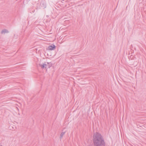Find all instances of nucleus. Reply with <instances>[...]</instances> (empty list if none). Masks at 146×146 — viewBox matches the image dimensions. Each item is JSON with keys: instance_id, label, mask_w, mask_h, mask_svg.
<instances>
[{"instance_id": "f257e3e1", "label": "nucleus", "mask_w": 146, "mask_h": 146, "mask_svg": "<svg viewBox=\"0 0 146 146\" xmlns=\"http://www.w3.org/2000/svg\"><path fill=\"white\" fill-rule=\"evenodd\" d=\"M93 141L94 146H105L104 139L101 135L96 133L93 135Z\"/></svg>"}, {"instance_id": "f03ea898", "label": "nucleus", "mask_w": 146, "mask_h": 146, "mask_svg": "<svg viewBox=\"0 0 146 146\" xmlns=\"http://www.w3.org/2000/svg\"><path fill=\"white\" fill-rule=\"evenodd\" d=\"M39 66L41 67L42 69L46 68L47 64H46V63L42 64H39Z\"/></svg>"}, {"instance_id": "7ed1b4c3", "label": "nucleus", "mask_w": 146, "mask_h": 146, "mask_svg": "<svg viewBox=\"0 0 146 146\" xmlns=\"http://www.w3.org/2000/svg\"><path fill=\"white\" fill-rule=\"evenodd\" d=\"M56 48L55 46L53 44L50 46L48 47V48L49 50H52L55 49Z\"/></svg>"}, {"instance_id": "20e7f679", "label": "nucleus", "mask_w": 146, "mask_h": 146, "mask_svg": "<svg viewBox=\"0 0 146 146\" xmlns=\"http://www.w3.org/2000/svg\"><path fill=\"white\" fill-rule=\"evenodd\" d=\"M9 33V31L8 30L4 29L2 30L1 32V33L2 34H5V33Z\"/></svg>"}, {"instance_id": "39448f33", "label": "nucleus", "mask_w": 146, "mask_h": 146, "mask_svg": "<svg viewBox=\"0 0 146 146\" xmlns=\"http://www.w3.org/2000/svg\"><path fill=\"white\" fill-rule=\"evenodd\" d=\"M65 132H62L60 134V139H61L62 138V137H63V135L65 134Z\"/></svg>"}, {"instance_id": "423d86ee", "label": "nucleus", "mask_w": 146, "mask_h": 146, "mask_svg": "<svg viewBox=\"0 0 146 146\" xmlns=\"http://www.w3.org/2000/svg\"><path fill=\"white\" fill-rule=\"evenodd\" d=\"M47 64H48V63L47 62Z\"/></svg>"}, {"instance_id": "0eeeda50", "label": "nucleus", "mask_w": 146, "mask_h": 146, "mask_svg": "<svg viewBox=\"0 0 146 146\" xmlns=\"http://www.w3.org/2000/svg\"><path fill=\"white\" fill-rule=\"evenodd\" d=\"M17 108V109L19 110V109L18 108Z\"/></svg>"}]
</instances>
